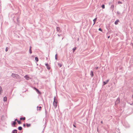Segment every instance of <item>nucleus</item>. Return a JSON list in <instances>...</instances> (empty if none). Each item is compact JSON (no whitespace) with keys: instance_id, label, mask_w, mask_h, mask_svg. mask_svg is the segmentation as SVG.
Masks as SVG:
<instances>
[{"instance_id":"nucleus-1","label":"nucleus","mask_w":133,"mask_h":133,"mask_svg":"<svg viewBox=\"0 0 133 133\" xmlns=\"http://www.w3.org/2000/svg\"><path fill=\"white\" fill-rule=\"evenodd\" d=\"M57 100L56 99L55 97L54 98V101L53 103V105L55 109L57 107Z\"/></svg>"},{"instance_id":"nucleus-2","label":"nucleus","mask_w":133,"mask_h":133,"mask_svg":"<svg viewBox=\"0 0 133 133\" xmlns=\"http://www.w3.org/2000/svg\"><path fill=\"white\" fill-rule=\"evenodd\" d=\"M120 102V99L119 98H118L115 102V104L119 103Z\"/></svg>"},{"instance_id":"nucleus-3","label":"nucleus","mask_w":133,"mask_h":133,"mask_svg":"<svg viewBox=\"0 0 133 133\" xmlns=\"http://www.w3.org/2000/svg\"><path fill=\"white\" fill-rule=\"evenodd\" d=\"M119 22V21L118 20H117L115 22V23L116 25H117L118 24V23Z\"/></svg>"},{"instance_id":"nucleus-4","label":"nucleus","mask_w":133,"mask_h":133,"mask_svg":"<svg viewBox=\"0 0 133 133\" xmlns=\"http://www.w3.org/2000/svg\"><path fill=\"white\" fill-rule=\"evenodd\" d=\"M34 89H35V90H36V91H37V92H38V93H40L38 89H37L36 88H35V87H34Z\"/></svg>"},{"instance_id":"nucleus-5","label":"nucleus","mask_w":133,"mask_h":133,"mask_svg":"<svg viewBox=\"0 0 133 133\" xmlns=\"http://www.w3.org/2000/svg\"><path fill=\"white\" fill-rule=\"evenodd\" d=\"M114 8V5H112L111 6V8L112 9V11H113Z\"/></svg>"},{"instance_id":"nucleus-6","label":"nucleus","mask_w":133,"mask_h":133,"mask_svg":"<svg viewBox=\"0 0 133 133\" xmlns=\"http://www.w3.org/2000/svg\"><path fill=\"white\" fill-rule=\"evenodd\" d=\"M90 75L92 77L94 76V73L92 71H91Z\"/></svg>"},{"instance_id":"nucleus-7","label":"nucleus","mask_w":133,"mask_h":133,"mask_svg":"<svg viewBox=\"0 0 133 133\" xmlns=\"http://www.w3.org/2000/svg\"><path fill=\"white\" fill-rule=\"evenodd\" d=\"M24 78L27 80H29V77L27 76H25Z\"/></svg>"},{"instance_id":"nucleus-8","label":"nucleus","mask_w":133,"mask_h":133,"mask_svg":"<svg viewBox=\"0 0 133 133\" xmlns=\"http://www.w3.org/2000/svg\"><path fill=\"white\" fill-rule=\"evenodd\" d=\"M37 110H41V107H38V106H37Z\"/></svg>"},{"instance_id":"nucleus-9","label":"nucleus","mask_w":133,"mask_h":133,"mask_svg":"<svg viewBox=\"0 0 133 133\" xmlns=\"http://www.w3.org/2000/svg\"><path fill=\"white\" fill-rule=\"evenodd\" d=\"M97 18H96L93 20V21L94 22V24L93 25L95 24V22L97 20Z\"/></svg>"},{"instance_id":"nucleus-10","label":"nucleus","mask_w":133,"mask_h":133,"mask_svg":"<svg viewBox=\"0 0 133 133\" xmlns=\"http://www.w3.org/2000/svg\"><path fill=\"white\" fill-rule=\"evenodd\" d=\"M31 46H30V49H29V51L30 54H31L32 53V51H31Z\"/></svg>"},{"instance_id":"nucleus-11","label":"nucleus","mask_w":133,"mask_h":133,"mask_svg":"<svg viewBox=\"0 0 133 133\" xmlns=\"http://www.w3.org/2000/svg\"><path fill=\"white\" fill-rule=\"evenodd\" d=\"M3 100L4 101H7V97H4L3 98Z\"/></svg>"},{"instance_id":"nucleus-12","label":"nucleus","mask_w":133,"mask_h":133,"mask_svg":"<svg viewBox=\"0 0 133 133\" xmlns=\"http://www.w3.org/2000/svg\"><path fill=\"white\" fill-rule=\"evenodd\" d=\"M25 117H24L23 118L21 117L20 118V120H24L25 119Z\"/></svg>"},{"instance_id":"nucleus-13","label":"nucleus","mask_w":133,"mask_h":133,"mask_svg":"<svg viewBox=\"0 0 133 133\" xmlns=\"http://www.w3.org/2000/svg\"><path fill=\"white\" fill-rule=\"evenodd\" d=\"M18 129L19 130H21L22 129V128L21 127H19Z\"/></svg>"},{"instance_id":"nucleus-14","label":"nucleus","mask_w":133,"mask_h":133,"mask_svg":"<svg viewBox=\"0 0 133 133\" xmlns=\"http://www.w3.org/2000/svg\"><path fill=\"white\" fill-rule=\"evenodd\" d=\"M58 65L59 67H61L62 66V64L60 63H58Z\"/></svg>"},{"instance_id":"nucleus-15","label":"nucleus","mask_w":133,"mask_h":133,"mask_svg":"<svg viewBox=\"0 0 133 133\" xmlns=\"http://www.w3.org/2000/svg\"><path fill=\"white\" fill-rule=\"evenodd\" d=\"M13 133H17V130H14Z\"/></svg>"},{"instance_id":"nucleus-16","label":"nucleus","mask_w":133,"mask_h":133,"mask_svg":"<svg viewBox=\"0 0 133 133\" xmlns=\"http://www.w3.org/2000/svg\"><path fill=\"white\" fill-rule=\"evenodd\" d=\"M16 122L14 121L13 122V123L12 124V125H14L15 126V125L16 124Z\"/></svg>"},{"instance_id":"nucleus-17","label":"nucleus","mask_w":133,"mask_h":133,"mask_svg":"<svg viewBox=\"0 0 133 133\" xmlns=\"http://www.w3.org/2000/svg\"><path fill=\"white\" fill-rule=\"evenodd\" d=\"M57 30L58 31H59L60 30V29L59 27H57Z\"/></svg>"},{"instance_id":"nucleus-18","label":"nucleus","mask_w":133,"mask_h":133,"mask_svg":"<svg viewBox=\"0 0 133 133\" xmlns=\"http://www.w3.org/2000/svg\"><path fill=\"white\" fill-rule=\"evenodd\" d=\"M35 60L36 62H38V58L37 57H35Z\"/></svg>"},{"instance_id":"nucleus-19","label":"nucleus","mask_w":133,"mask_h":133,"mask_svg":"<svg viewBox=\"0 0 133 133\" xmlns=\"http://www.w3.org/2000/svg\"><path fill=\"white\" fill-rule=\"evenodd\" d=\"M76 49V47H75L74 48H73L72 49L73 52H74L75 50Z\"/></svg>"},{"instance_id":"nucleus-20","label":"nucleus","mask_w":133,"mask_h":133,"mask_svg":"<svg viewBox=\"0 0 133 133\" xmlns=\"http://www.w3.org/2000/svg\"><path fill=\"white\" fill-rule=\"evenodd\" d=\"M30 124H26V126L28 127H29L30 126Z\"/></svg>"},{"instance_id":"nucleus-21","label":"nucleus","mask_w":133,"mask_h":133,"mask_svg":"<svg viewBox=\"0 0 133 133\" xmlns=\"http://www.w3.org/2000/svg\"><path fill=\"white\" fill-rule=\"evenodd\" d=\"M102 7L103 9H104L105 8V5H104L103 4L102 6Z\"/></svg>"},{"instance_id":"nucleus-22","label":"nucleus","mask_w":133,"mask_h":133,"mask_svg":"<svg viewBox=\"0 0 133 133\" xmlns=\"http://www.w3.org/2000/svg\"><path fill=\"white\" fill-rule=\"evenodd\" d=\"M8 49H9V48H8V47H6V49H5L6 51H8Z\"/></svg>"},{"instance_id":"nucleus-23","label":"nucleus","mask_w":133,"mask_h":133,"mask_svg":"<svg viewBox=\"0 0 133 133\" xmlns=\"http://www.w3.org/2000/svg\"><path fill=\"white\" fill-rule=\"evenodd\" d=\"M55 58L56 60L57 59V54H56L55 56Z\"/></svg>"},{"instance_id":"nucleus-24","label":"nucleus","mask_w":133,"mask_h":133,"mask_svg":"<svg viewBox=\"0 0 133 133\" xmlns=\"http://www.w3.org/2000/svg\"><path fill=\"white\" fill-rule=\"evenodd\" d=\"M17 122H18V123L19 124H20L21 123V122L20 121H17Z\"/></svg>"},{"instance_id":"nucleus-25","label":"nucleus","mask_w":133,"mask_h":133,"mask_svg":"<svg viewBox=\"0 0 133 133\" xmlns=\"http://www.w3.org/2000/svg\"><path fill=\"white\" fill-rule=\"evenodd\" d=\"M103 85H105V84H106L107 83V82H103Z\"/></svg>"},{"instance_id":"nucleus-26","label":"nucleus","mask_w":133,"mask_h":133,"mask_svg":"<svg viewBox=\"0 0 133 133\" xmlns=\"http://www.w3.org/2000/svg\"><path fill=\"white\" fill-rule=\"evenodd\" d=\"M118 4H122V2L121 1H118Z\"/></svg>"},{"instance_id":"nucleus-27","label":"nucleus","mask_w":133,"mask_h":133,"mask_svg":"<svg viewBox=\"0 0 133 133\" xmlns=\"http://www.w3.org/2000/svg\"><path fill=\"white\" fill-rule=\"evenodd\" d=\"M14 75H15V76H16V75H15V74H12V76L13 77H14Z\"/></svg>"},{"instance_id":"nucleus-28","label":"nucleus","mask_w":133,"mask_h":133,"mask_svg":"<svg viewBox=\"0 0 133 133\" xmlns=\"http://www.w3.org/2000/svg\"><path fill=\"white\" fill-rule=\"evenodd\" d=\"M98 30H99L100 31H102V30L101 28H99Z\"/></svg>"},{"instance_id":"nucleus-29","label":"nucleus","mask_w":133,"mask_h":133,"mask_svg":"<svg viewBox=\"0 0 133 133\" xmlns=\"http://www.w3.org/2000/svg\"><path fill=\"white\" fill-rule=\"evenodd\" d=\"M18 121L17 119H15V122H16V121Z\"/></svg>"},{"instance_id":"nucleus-30","label":"nucleus","mask_w":133,"mask_h":133,"mask_svg":"<svg viewBox=\"0 0 133 133\" xmlns=\"http://www.w3.org/2000/svg\"><path fill=\"white\" fill-rule=\"evenodd\" d=\"M109 81V80H108L106 81V82H107V83H108V82Z\"/></svg>"},{"instance_id":"nucleus-31","label":"nucleus","mask_w":133,"mask_h":133,"mask_svg":"<svg viewBox=\"0 0 133 133\" xmlns=\"http://www.w3.org/2000/svg\"><path fill=\"white\" fill-rule=\"evenodd\" d=\"M23 126L24 127H25V124H23Z\"/></svg>"},{"instance_id":"nucleus-32","label":"nucleus","mask_w":133,"mask_h":133,"mask_svg":"<svg viewBox=\"0 0 133 133\" xmlns=\"http://www.w3.org/2000/svg\"><path fill=\"white\" fill-rule=\"evenodd\" d=\"M47 68L48 69H50V68L49 67H48Z\"/></svg>"},{"instance_id":"nucleus-33","label":"nucleus","mask_w":133,"mask_h":133,"mask_svg":"<svg viewBox=\"0 0 133 133\" xmlns=\"http://www.w3.org/2000/svg\"><path fill=\"white\" fill-rule=\"evenodd\" d=\"M101 123H102V124H103V121H102L101 122Z\"/></svg>"},{"instance_id":"nucleus-34","label":"nucleus","mask_w":133,"mask_h":133,"mask_svg":"<svg viewBox=\"0 0 133 133\" xmlns=\"http://www.w3.org/2000/svg\"><path fill=\"white\" fill-rule=\"evenodd\" d=\"M45 65H46V66H48V64H45Z\"/></svg>"},{"instance_id":"nucleus-35","label":"nucleus","mask_w":133,"mask_h":133,"mask_svg":"<svg viewBox=\"0 0 133 133\" xmlns=\"http://www.w3.org/2000/svg\"><path fill=\"white\" fill-rule=\"evenodd\" d=\"M110 38V36H109L108 37V38Z\"/></svg>"},{"instance_id":"nucleus-36","label":"nucleus","mask_w":133,"mask_h":133,"mask_svg":"<svg viewBox=\"0 0 133 133\" xmlns=\"http://www.w3.org/2000/svg\"><path fill=\"white\" fill-rule=\"evenodd\" d=\"M74 125V127H76V126H75L74 125Z\"/></svg>"},{"instance_id":"nucleus-37","label":"nucleus","mask_w":133,"mask_h":133,"mask_svg":"<svg viewBox=\"0 0 133 133\" xmlns=\"http://www.w3.org/2000/svg\"><path fill=\"white\" fill-rule=\"evenodd\" d=\"M98 67H96V69H98Z\"/></svg>"}]
</instances>
